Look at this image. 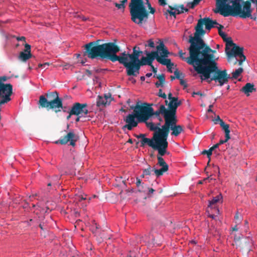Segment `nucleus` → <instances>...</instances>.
Returning <instances> with one entry per match:
<instances>
[{
    "instance_id": "nucleus-42",
    "label": "nucleus",
    "mask_w": 257,
    "mask_h": 257,
    "mask_svg": "<svg viewBox=\"0 0 257 257\" xmlns=\"http://www.w3.org/2000/svg\"><path fill=\"white\" fill-rule=\"evenodd\" d=\"M221 121H223L220 118L219 115H218L217 117L215 119H214V122L215 124L219 123V124H220Z\"/></svg>"
},
{
    "instance_id": "nucleus-51",
    "label": "nucleus",
    "mask_w": 257,
    "mask_h": 257,
    "mask_svg": "<svg viewBox=\"0 0 257 257\" xmlns=\"http://www.w3.org/2000/svg\"><path fill=\"white\" fill-rule=\"evenodd\" d=\"M168 99L170 100H172L174 98H178V97H173L172 96V94L171 92H170L168 95Z\"/></svg>"
},
{
    "instance_id": "nucleus-7",
    "label": "nucleus",
    "mask_w": 257,
    "mask_h": 257,
    "mask_svg": "<svg viewBox=\"0 0 257 257\" xmlns=\"http://www.w3.org/2000/svg\"><path fill=\"white\" fill-rule=\"evenodd\" d=\"M38 104L41 107L52 109L56 113L61 111L60 108H63L62 99L56 91H48L44 95H41Z\"/></svg>"
},
{
    "instance_id": "nucleus-9",
    "label": "nucleus",
    "mask_w": 257,
    "mask_h": 257,
    "mask_svg": "<svg viewBox=\"0 0 257 257\" xmlns=\"http://www.w3.org/2000/svg\"><path fill=\"white\" fill-rule=\"evenodd\" d=\"M144 136L141 140V147L148 145L155 150L158 151L159 155L164 156L167 153V149L162 139L161 135L157 134H153L152 139H149Z\"/></svg>"
},
{
    "instance_id": "nucleus-15",
    "label": "nucleus",
    "mask_w": 257,
    "mask_h": 257,
    "mask_svg": "<svg viewBox=\"0 0 257 257\" xmlns=\"http://www.w3.org/2000/svg\"><path fill=\"white\" fill-rule=\"evenodd\" d=\"M181 104V101H178V98H174L170 100L168 103V108H166L167 116L170 118L176 117V111L177 107Z\"/></svg>"
},
{
    "instance_id": "nucleus-23",
    "label": "nucleus",
    "mask_w": 257,
    "mask_h": 257,
    "mask_svg": "<svg viewBox=\"0 0 257 257\" xmlns=\"http://www.w3.org/2000/svg\"><path fill=\"white\" fill-rule=\"evenodd\" d=\"M99 228L98 225H97V223L95 222L94 220L92 221V225L91 228V229L93 233H95L96 235L99 236L102 239H110V237L109 236L106 235L104 233H99L97 231V229Z\"/></svg>"
},
{
    "instance_id": "nucleus-62",
    "label": "nucleus",
    "mask_w": 257,
    "mask_h": 257,
    "mask_svg": "<svg viewBox=\"0 0 257 257\" xmlns=\"http://www.w3.org/2000/svg\"><path fill=\"white\" fill-rule=\"evenodd\" d=\"M86 73L89 76H90L92 74L91 71L89 70H86Z\"/></svg>"
},
{
    "instance_id": "nucleus-17",
    "label": "nucleus",
    "mask_w": 257,
    "mask_h": 257,
    "mask_svg": "<svg viewBox=\"0 0 257 257\" xmlns=\"http://www.w3.org/2000/svg\"><path fill=\"white\" fill-rule=\"evenodd\" d=\"M221 201L222 202V196L221 194L217 195L215 197H214L211 200L209 201V204L208 205L207 208V212H209L210 210H214V211L216 214H219V209L216 206V203Z\"/></svg>"
},
{
    "instance_id": "nucleus-55",
    "label": "nucleus",
    "mask_w": 257,
    "mask_h": 257,
    "mask_svg": "<svg viewBox=\"0 0 257 257\" xmlns=\"http://www.w3.org/2000/svg\"><path fill=\"white\" fill-rule=\"evenodd\" d=\"M150 66L151 67L153 72L156 73L157 72V68L154 67V66L152 65V63L151 64V65H150Z\"/></svg>"
},
{
    "instance_id": "nucleus-45",
    "label": "nucleus",
    "mask_w": 257,
    "mask_h": 257,
    "mask_svg": "<svg viewBox=\"0 0 257 257\" xmlns=\"http://www.w3.org/2000/svg\"><path fill=\"white\" fill-rule=\"evenodd\" d=\"M49 65V63H45L44 64H39V65H38V67L39 68H41L42 69H45V68H47V67Z\"/></svg>"
},
{
    "instance_id": "nucleus-44",
    "label": "nucleus",
    "mask_w": 257,
    "mask_h": 257,
    "mask_svg": "<svg viewBox=\"0 0 257 257\" xmlns=\"http://www.w3.org/2000/svg\"><path fill=\"white\" fill-rule=\"evenodd\" d=\"M180 80V83L181 85L183 86L185 88H187L188 85H187V83L186 82V81L183 80V79L181 78Z\"/></svg>"
},
{
    "instance_id": "nucleus-41",
    "label": "nucleus",
    "mask_w": 257,
    "mask_h": 257,
    "mask_svg": "<svg viewBox=\"0 0 257 257\" xmlns=\"http://www.w3.org/2000/svg\"><path fill=\"white\" fill-rule=\"evenodd\" d=\"M202 154L203 155H207V158L209 159V161H210V157L211 156V154L210 151L208 150H204L202 152Z\"/></svg>"
},
{
    "instance_id": "nucleus-1",
    "label": "nucleus",
    "mask_w": 257,
    "mask_h": 257,
    "mask_svg": "<svg viewBox=\"0 0 257 257\" xmlns=\"http://www.w3.org/2000/svg\"><path fill=\"white\" fill-rule=\"evenodd\" d=\"M98 40L91 42L84 46L85 51L84 55L89 58L93 59L99 57L102 60L107 59L112 62L118 61L126 69V73L139 59L143 52L139 47L135 46L133 49V53L130 54L125 51L120 55H116L120 51V48L114 42L99 44Z\"/></svg>"
},
{
    "instance_id": "nucleus-61",
    "label": "nucleus",
    "mask_w": 257,
    "mask_h": 257,
    "mask_svg": "<svg viewBox=\"0 0 257 257\" xmlns=\"http://www.w3.org/2000/svg\"><path fill=\"white\" fill-rule=\"evenodd\" d=\"M68 112L69 113V115L67 116L66 119L69 120L73 114H71V110L68 111Z\"/></svg>"
},
{
    "instance_id": "nucleus-37",
    "label": "nucleus",
    "mask_w": 257,
    "mask_h": 257,
    "mask_svg": "<svg viewBox=\"0 0 257 257\" xmlns=\"http://www.w3.org/2000/svg\"><path fill=\"white\" fill-rule=\"evenodd\" d=\"M152 171H154L153 169H152L150 166H149L148 168L144 170V175L146 176H150L151 174Z\"/></svg>"
},
{
    "instance_id": "nucleus-63",
    "label": "nucleus",
    "mask_w": 257,
    "mask_h": 257,
    "mask_svg": "<svg viewBox=\"0 0 257 257\" xmlns=\"http://www.w3.org/2000/svg\"><path fill=\"white\" fill-rule=\"evenodd\" d=\"M208 178H209V177H207V178H206L204 179V180H200V181H199L198 182V184H203V181H205V180H207Z\"/></svg>"
},
{
    "instance_id": "nucleus-4",
    "label": "nucleus",
    "mask_w": 257,
    "mask_h": 257,
    "mask_svg": "<svg viewBox=\"0 0 257 257\" xmlns=\"http://www.w3.org/2000/svg\"><path fill=\"white\" fill-rule=\"evenodd\" d=\"M123 0H120V2ZM126 3L127 0H125ZM131 20L135 24L141 25L147 22L149 14H154L156 10L149 0H131L129 4Z\"/></svg>"
},
{
    "instance_id": "nucleus-47",
    "label": "nucleus",
    "mask_w": 257,
    "mask_h": 257,
    "mask_svg": "<svg viewBox=\"0 0 257 257\" xmlns=\"http://www.w3.org/2000/svg\"><path fill=\"white\" fill-rule=\"evenodd\" d=\"M148 46L151 48H154L155 47V44L153 40H149L148 41Z\"/></svg>"
},
{
    "instance_id": "nucleus-60",
    "label": "nucleus",
    "mask_w": 257,
    "mask_h": 257,
    "mask_svg": "<svg viewBox=\"0 0 257 257\" xmlns=\"http://www.w3.org/2000/svg\"><path fill=\"white\" fill-rule=\"evenodd\" d=\"M212 106H213L212 105H210L209 106V108L207 110L208 112H213V110H212V108H211L212 107Z\"/></svg>"
},
{
    "instance_id": "nucleus-53",
    "label": "nucleus",
    "mask_w": 257,
    "mask_h": 257,
    "mask_svg": "<svg viewBox=\"0 0 257 257\" xmlns=\"http://www.w3.org/2000/svg\"><path fill=\"white\" fill-rule=\"evenodd\" d=\"M141 180L139 179V178H137V182H136V185L138 187H139L141 185Z\"/></svg>"
},
{
    "instance_id": "nucleus-54",
    "label": "nucleus",
    "mask_w": 257,
    "mask_h": 257,
    "mask_svg": "<svg viewBox=\"0 0 257 257\" xmlns=\"http://www.w3.org/2000/svg\"><path fill=\"white\" fill-rule=\"evenodd\" d=\"M77 199L78 200V201H81V200H85L86 198L84 197L82 195H79L77 197Z\"/></svg>"
},
{
    "instance_id": "nucleus-57",
    "label": "nucleus",
    "mask_w": 257,
    "mask_h": 257,
    "mask_svg": "<svg viewBox=\"0 0 257 257\" xmlns=\"http://www.w3.org/2000/svg\"><path fill=\"white\" fill-rule=\"evenodd\" d=\"M39 227L42 230H44L46 229V228L45 227V225L42 223H40Z\"/></svg>"
},
{
    "instance_id": "nucleus-31",
    "label": "nucleus",
    "mask_w": 257,
    "mask_h": 257,
    "mask_svg": "<svg viewBox=\"0 0 257 257\" xmlns=\"http://www.w3.org/2000/svg\"><path fill=\"white\" fill-rule=\"evenodd\" d=\"M220 125L222 127V130L224 131L225 138H227L228 136H230L229 134L230 131L229 130V124L225 123L224 121H221Z\"/></svg>"
},
{
    "instance_id": "nucleus-5",
    "label": "nucleus",
    "mask_w": 257,
    "mask_h": 257,
    "mask_svg": "<svg viewBox=\"0 0 257 257\" xmlns=\"http://www.w3.org/2000/svg\"><path fill=\"white\" fill-rule=\"evenodd\" d=\"M131 108L134 109L133 113L129 114L124 118L126 124L123 128L129 131L137 127L139 122H146L153 115V108L147 103L140 104L138 102L135 106H131Z\"/></svg>"
},
{
    "instance_id": "nucleus-28",
    "label": "nucleus",
    "mask_w": 257,
    "mask_h": 257,
    "mask_svg": "<svg viewBox=\"0 0 257 257\" xmlns=\"http://www.w3.org/2000/svg\"><path fill=\"white\" fill-rule=\"evenodd\" d=\"M146 55L151 64L155 59L157 61V59L160 57L158 51H152L151 53L146 52Z\"/></svg>"
},
{
    "instance_id": "nucleus-12",
    "label": "nucleus",
    "mask_w": 257,
    "mask_h": 257,
    "mask_svg": "<svg viewBox=\"0 0 257 257\" xmlns=\"http://www.w3.org/2000/svg\"><path fill=\"white\" fill-rule=\"evenodd\" d=\"M78 137L74 133L73 131H70L68 133L63 137L55 142V144H60L61 145H65L68 142H70V145L74 147L76 145V142L77 141Z\"/></svg>"
},
{
    "instance_id": "nucleus-49",
    "label": "nucleus",
    "mask_w": 257,
    "mask_h": 257,
    "mask_svg": "<svg viewBox=\"0 0 257 257\" xmlns=\"http://www.w3.org/2000/svg\"><path fill=\"white\" fill-rule=\"evenodd\" d=\"M158 1L160 5L161 6H164L167 4L166 0H158Z\"/></svg>"
},
{
    "instance_id": "nucleus-11",
    "label": "nucleus",
    "mask_w": 257,
    "mask_h": 257,
    "mask_svg": "<svg viewBox=\"0 0 257 257\" xmlns=\"http://www.w3.org/2000/svg\"><path fill=\"white\" fill-rule=\"evenodd\" d=\"M151 65L149 62L147 56L142 57L140 59H139L133 66L128 70L126 72L127 76H137L139 74L141 67L144 65Z\"/></svg>"
},
{
    "instance_id": "nucleus-48",
    "label": "nucleus",
    "mask_w": 257,
    "mask_h": 257,
    "mask_svg": "<svg viewBox=\"0 0 257 257\" xmlns=\"http://www.w3.org/2000/svg\"><path fill=\"white\" fill-rule=\"evenodd\" d=\"M173 10H171L170 9V10H167V12L170 15V16H173L176 18V12H173Z\"/></svg>"
},
{
    "instance_id": "nucleus-27",
    "label": "nucleus",
    "mask_w": 257,
    "mask_h": 257,
    "mask_svg": "<svg viewBox=\"0 0 257 257\" xmlns=\"http://www.w3.org/2000/svg\"><path fill=\"white\" fill-rule=\"evenodd\" d=\"M157 49L158 52L161 51V56L163 57H167L168 56V54H169L168 50L165 48V45L163 42L160 43V44L157 46Z\"/></svg>"
},
{
    "instance_id": "nucleus-26",
    "label": "nucleus",
    "mask_w": 257,
    "mask_h": 257,
    "mask_svg": "<svg viewBox=\"0 0 257 257\" xmlns=\"http://www.w3.org/2000/svg\"><path fill=\"white\" fill-rule=\"evenodd\" d=\"M169 8L171 10L176 11L177 14H182L184 12H188L189 11L188 9L184 8L183 5H181L180 6L176 5L174 6H169Z\"/></svg>"
},
{
    "instance_id": "nucleus-22",
    "label": "nucleus",
    "mask_w": 257,
    "mask_h": 257,
    "mask_svg": "<svg viewBox=\"0 0 257 257\" xmlns=\"http://www.w3.org/2000/svg\"><path fill=\"white\" fill-rule=\"evenodd\" d=\"M190 48H191V45H190L189 47L188 48V50H189V56L186 58V57H184L183 56L185 54V53H183L182 50H180L179 51V56L182 59V60H185L188 64L190 65H192L193 67V68L194 69V70L195 71H196V70H197L196 69V67L197 66H199L198 65V62H195L194 63H193V64L190 62V56H191V55H190Z\"/></svg>"
},
{
    "instance_id": "nucleus-50",
    "label": "nucleus",
    "mask_w": 257,
    "mask_h": 257,
    "mask_svg": "<svg viewBox=\"0 0 257 257\" xmlns=\"http://www.w3.org/2000/svg\"><path fill=\"white\" fill-rule=\"evenodd\" d=\"M135 136L138 139H142L143 138V137L144 136H146V135L145 134H141L139 135H135Z\"/></svg>"
},
{
    "instance_id": "nucleus-32",
    "label": "nucleus",
    "mask_w": 257,
    "mask_h": 257,
    "mask_svg": "<svg viewBox=\"0 0 257 257\" xmlns=\"http://www.w3.org/2000/svg\"><path fill=\"white\" fill-rule=\"evenodd\" d=\"M166 57H163L162 56H160L159 58L157 59V61L161 64L162 65H165L166 66H168V65L171 63V59H166Z\"/></svg>"
},
{
    "instance_id": "nucleus-64",
    "label": "nucleus",
    "mask_w": 257,
    "mask_h": 257,
    "mask_svg": "<svg viewBox=\"0 0 257 257\" xmlns=\"http://www.w3.org/2000/svg\"><path fill=\"white\" fill-rule=\"evenodd\" d=\"M252 3L254 4V5L256 7V12H257V0H253V2Z\"/></svg>"
},
{
    "instance_id": "nucleus-19",
    "label": "nucleus",
    "mask_w": 257,
    "mask_h": 257,
    "mask_svg": "<svg viewBox=\"0 0 257 257\" xmlns=\"http://www.w3.org/2000/svg\"><path fill=\"white\" fill-rule=\"evenodd\" d=\"M31 45L26 43L25 44V50L24 52H21L19 56V59L22 61L26 62L29 59L32 57L31 53Z\"/></svg>"
},
{
    "instance_id": "nucleus-24",
    "label": "nucleus",
    "mask_w": 257,
    "mask_h": 257,
    "mask_svg": "<svg viewBox=\"0 0 257 257\" xmlns=\"http://www.w3.org/2000/svg\"><path fill=\"white\" fill-rule=\"evenodd\" d=\"M256 89L252 83H247L241 89V91L244 92L246 96H249L250 93L255 91Z\"/></svg>"
},
{
    "instance_id": "nucleus-6",
    "label": "nucleus",
    "mask_w": 257,
    "mask_h": 257,
    "mask_svg": "<svg viewBox=\"0 0 257 257\" xmlns=\"http://www.w3.org/2000/svg\"><path fill=\"white\" fill-rule=\"evenodd\" d=\"M197 69V73L201 74L202 80L207 79L209 83L214 81L216 83H218V85L220 86L227 83L229 80L231 78L230 75L227 74V70L219 69L217 64L208 67H198Z\"/></svg>"
},
{
    "instance_id": "nucleus-34",
    "label": "nucleus",
    "mask_w": 257,
    "mask_h": 257,
    "mask_svg": "<svg viewBox=\"0 0 257 257\" xmlns=\"http://www.w3.org/2000/svg\"><path fill=\"white\" fill-rule=\"evenodd\" d=\"M243 68L240 67L232 73V78L236 79L243 72Z\"/></svg>"
},
{
    "instance_id": "nucleus-8",
    "label": "nucleus",
    "mask_w": 257,
    "mask_h": 257,
    "mask_svg": "<svg viewBox=\"0 0 257 257\" xmlns=\"http://www.w3.org/2000/svg\"><path fill=\"white\" fill-rule=\"evenodd\" d=\"M177 117L170 118L168 120H166V122H165V124L162 126V130H161V135L167 149L168 147L167 139L170 130L172 131L171 135L175 137L178 136L181 133L184 132L183 127L181 125H177Z\"/></svg>"
},
{
    "instance_id": "nucleus-20",
    "label": "nucleus",
    "mask_w": 257,
    "mask_h": 257,
    "mask_svg": "<svg viewBox=\"0 0 257 257\" xmlns=\"http://www.w3.org/2000/svg\"><path fill=\"white\" fill-rule=\"evenodd\" d=\"M111 95L108 94H105L104 96L102 97L100 95L98 96L96 105L98 107L105 106L107 104H109L110 102V100L108 101L109 98H110Z\"/></svg>"
},
{
    "instance_id": "nucleus-29",
    "label": "nucleus",
    "mask_w": 257,
    "mask_h": 257,
    "mask_svg": "<svg viewBox=\"0 0 257 257\" xmlns=\"http://www.w3.org/2000/svg\"><path fill=\"white\" fill-rule=\"evenodd\" d=\"M163 156H161L158 154L157 159H158V165L162 167V168H166L167 169H169V166L166 163L164 159L162 157Z\"/></svg>"
},
{
    "instance_id": "nucleus-58",
    "label": "nucleus",
    "mask_w": 257,
    "mask_h": 257,
    "mask_svg": "<svg viewBox=\"0 0 257 257\" xmlns=\"http://www.w3.org/2000/svg\"><path fill=\"white\" fill-rule=\"evenodd\" d=\"M149 191H148V194H152L155 191V190L153 188H148Z\"/></svg>"
},
{
    "instance_id": "nucleus-10",
    "label": "nucleus",
    "mask_w": 257,
    "mask_h": 257,
    "mask_svg": "<svg viewBox=\"0 0 257 257\" xmlns=\"http://www.w3.org/2000/svg\"><path fill=\"white\" fill-rule=\"evenodd\" d=\"M212 20L209 18L199 19L195 28V32L194 35L193 37L192 36H189L188 42L197 41L198 39H202L200 36H203L205 33V31L203 29V26L205 25L206 30H210L211 28L215 27L214 26L212 25Z\"/></svg>"
},
{
    "instance_id": "nucleus-3",
    "label": "nucleus",
    "mask_w": 257,
    "mask_h": 257,
    "mask_svg": "<svg viewBox=\"0 0 257 257\" xmlns=\"http://www.w3.org/2000/svg\"><path fill=\"white\" fill-rule=\"evenodd\" d=\"M253 1V0H247L245 2L243 0H227L217 9H214L213 12L219 14L224 17L239 16L243 19L250 18L255 20V18H254L251 16V3Z\"/></svg>"
},
{
    "instance_id": "nucleus-13",
    "label": "nucleus",
    "mask_w": 257,
    "mask_h": 257,
    "mask_svg": "<svg viewBox=\"0 0 257 257\" xmlns=\"http://www.w3.org/2000/svg\"><path fill=\"white\" fill-rule=\"evenodd\" d=\"M243 47L234 45L230 51L226 52V55L228 58L238 56L240 58L238 64L239 65H241L242 62L246 59V57L243 55Z\"/></svg>"
},
{
    "instance_id": "nucleus-16",
    "label": "nucleus",
    "mask_w": 257,
    "mask_h": 257,
    "mask_svg": "<svg viewBox=\"0 0 257 257\" xmlns=\"http://www.w3.org/2000/svg\"><path fill=\"white\" fill-rule=\"evenodd\" d=\"M223 28L224 27L222 25H219V27L218 28V34L219 36L222 38L223 41L226 43L225 52L226 53L227 52L229 51L228 50L230 47H233L234 45L236 44L233 42L231 37H228L226 34L221 31V29Z\"/></svg>"
},
{
    "instance_id": "nucleus-43",
    "label": "nucleus",
    "mask_w": 257,
    "mask_h": 257,
    "mask_svg": "<svg viewBox=\"0 0 257 257\" xmlns=\"http://www.w3.org/2000/svg\"><path fill=\"white\" fill-rule=\"evenodd\" d=\"M230 139V136H228L227 138H225V139L224 140H220L218 144L220 146L226 142H227L229 139Z\"/></svg>"
},
{
    "instance_id": "nucleus-46",
    "label": "nucleus",
    "mask_w": 257,
    "mask_h": 257,
    "mask_svg": "<svg viewBox=\"0 0 257 257\" xmlns=\"http://www.w3.org/2000/svg\"><path fill=\"white\" fill-rule=\"evenodd\" d=\"M174 66V63H172L170 64H169L168 65V66H167V68L168 69V71L170 72V73H172L173 72V71H172V67Z\"/></svg>"
},
{
    "instance_id": "nucleus-59",
    "label": "nucleus",
    "mask_w": 257,
    "mask_h": 257,
    "mask_svg": "<svg viewBox=\"0 0 257 257\" xmlns=\"http://www.w3.org/2000/svg\"><path fill=\"white\" fill-rule=\"evenodd\" d=\"M212 25H213L215 26V25H218L219 26V25L215 20H212Z\"/></svg>"
},
{
    "instance_id": "nucleus-36",
    "label": "nucleus",
    "mask_w": 257,
    "mask_h": 257,
    "mask_svg": "<svg viewBox=\"0 0 257 257\" xmlns=\"http://www.w3.org/2000/svg\"><path fill=\"white\" fill-rule=\"evenodd\" d=\"M126 3V1L123 0V1L121 2L120 4H118L117 3H114V5L118 9H124L125 8V4Z\"/></svg>"
},
{
    "instance_id": "nucleus-39",
    "label": "nucleus",
    "mask_w": 257,
    "mask_h": 257,
    "mask_svg": "<svg viewBox=\"0 0 257 257\" xmlns=\"http://www.w3.org/2000/svg\"><path fill=\"white\" fill-rule=\"evenodd\" d=\"M174 75L176 79H180L181 78V75H183V74L180 73L178 69H176L174 72Z\"/></svg>"
},
{
    "instance_id": "nucleus-38",
    "label": "nucleus",
    "mask_w": 257,
    "mask_h": 257,
    "mask_svg": "<svg viewBox=\"0 0 257 257\" xmlns=\"http://www.w3.org/2000/svg\"><path fill=\"white\" fill-rule=\"evenodd\" d=\"M227 0H216L215 8L214 9H217L220 6H222L224 2H226Z\"/></svg>"
},
{
    "instance_id": "nucleus-2",
    "label": "nucleus",
    "mask_w": 257,
    "mask_h": 257,
    "mask_svg": "<svg viewBox=\"0 0 257 257\" xmlns=\"http://www.w3.org/2000/svg\"><path fill=\"white\" fill-rule=\"evenodd\" d=\"M191 44L190 62L193 64L198 62V67H208L217 64L214 54L216 51L212 50L207 45L203 39L189 42Z\"/></svg>"
},
{
    "instance_id": "nucleus-21",
    "label": "nucleus",
    "mask_w": 257,
    "mask_h": 257,
    "mask_svg": "<svg viewBox=\"0 0 257 257\" xmlns=\"http://www.w3.org/2000/svg\"><path fill=\"white\" fill-rule=\"evenodd\" d=\"M166 112V108L164 105H161L160 106L159 109L155 112L154 111V109L153 108V115H155L156 117H160V115L162 114L163 115L165 119V122H166V120L170 118L169 116H167Z\"/></svg>"
},
{
    "instance_id": "nucleus-18",
    "label": "nucleus",
    "mask_w": 257,
    "mask_h": 257,
    "mask_svg": "<svg viewBox=\"0 0 257 257\" xmlns=\"http://www.w3.org/2000/svg\"><path fill=\"white\" fill-rule=\"evenodd\" d=\"M235 243L237 246L242 249H245L247 251H249L250 250V245L252 243V241L249 238L242 237L236 239Z\"/></svg>"
},
{
    "instance_id": "nucleus-35",
    "label": "nucleus",
    "mask_w": 257,
    "mask_h": 257,
    "mask_svg": "<svg viewBox=\"0 0 257 257\" xmlns=\"http://www.w3.org/2000/svg\"><path fill=\"white\" fill-rule=\"evenodd\" d=\"M202 0H194L192 2H189L187 4V7L189 8L190 9H193L196 6L199 4V3Z\"/></svg>"
},
{
    "instance_id": "nucleus-40",
    "label": "nucleus",
    "mask_w": 257,
    "mask_h": 257,
    "mask_svg": "<svg viewBox=\"0 0 257 257\" xmlns=\"http://www.w3.org/2000/svg\"><path fill=\"white\" fill-rule=\"evenodd\" d=\"M158 95L159 97L163 98L164 99H166L167 97L166 94L165 93L163 92V91L161 89H159Z\"/></svg>"
},
{
    "instance_id": "nucleus-56",
    "label": "nucleus",
    "mask_w": 257,
    "mask_h": 257,
    "mask_svg": "<svg viewBox=\"0 0 257 257\" xmlns=\"http://www.w3.org/2000/svg\"><path fill=\"white\" fill-rule=\"evenodd\" d=\"M195 94L196 95H200V96H204L205 95V94L202 93L200 91L196 92V93H195Z\"/></svg>"
},
{
    "instance_id": "nucleus-25",
    "label": "nucleus",
    "mask_w": 257,
    "mask_h": 257,
    "mask_svg": "<svg viewBox=\"0 0 257 257\" xmlns=\"http://www.w3.org/2000/svg\"><path fill=\"white\" fill-rule=\"evenodd\" d=\"M145 122L146 123L147 126L150 130V131H154V134H157L161 135V130H162V127L160 128L158 127V126H155L154 123L152 122H147V121H146Z\"/></svg>"
},
{
    "instance_id": "nucleus-30",
    "label": "nucleus",
    "mask_w": 257,
    "mask_h": 257,
    "mask_svg": "<svg viewBox=\"0 0 257 257\" xmlns=\"http://www.w3.org/2000/svg\"><path fill=\"white\" fill-rule=\"evenodd\" d=\"M157 78L159 80V82L155 83V85L157 87H163L164 83L165 82V77L164 74H162L157 76Z\"/></svg>"
},
{
    "instance_id": "nucleus-52",
    "label": "nucleus",
    "mask_w": 257,
    "mask_h": 257,
    "mask_svg": "<svg viewBox=\"0 0 257 257\" xmlns=\"http://www.w3.org/2000/svg\"><path fill=\"white\" fill-rule=\"evenodd\" d=\"M17 40L18 41H26V38L24 36H22V37H18L17 38Z\"/></svg>"
},
{
    "instance_id": "nucleus-33",
    "label": "nucleus",
    "mask_w": 257,
    "mask_h": 257,
    "mask_svg": "<svg viewBox=\"0 0 257 257\" xmlns=\"http://www.w3.org/2000/svg\"><path fill=\"white\" fill-rule=\"evenodd\" d=\"M154 172L157 177H159L163 175L168 170L166 168H161L160 169L153 168Z\"/></svg>"
},
{
    "instance_id": "nucleus-14",
    "label": "nucleus",
    "mask_w": 257,
    "mask_h": 257,
    "mask_svg": "<svg viewBox=\"0 0 257 257\" xmlns=\"http://www.w3.org/2000/svg\"><path fill=\"white\" fill-rule=\"evenodd\" d=\"M87 103H74L71 108V114L86 115L88 113Z\"/></svg>"
}]
</instances>
